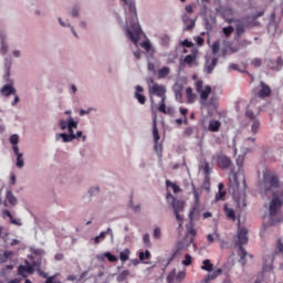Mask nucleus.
Instances as JSON below:
<instances>
[{
	"label": "nucleus",
	"instance_id": "de8ad7c7",
	"mask_svg": "<svg viewBox=\"0 0 283 283\" xmlns=\"http://www.w3.org/2000/svg\"><path fill=\"white\" fill-rule=\"evenodd\" d=\"M223 34L226 36H231V34H233V27L229 25L228 28H223Z\"/></svg>",
	"mask_w": 283,
	"mask_h": 283
},
{
	"label": "nucleus",
	"instance_id": "c756f323",
	"mask_svg": "<svg viewBox=\"0 0 283 283\" xmlns=\"http://www.w3.org/2000/svg\"><path fill=\"white\" fill-rule=\"evenodd\" d=\"M129 277V270H124L117 275V282H125Z\"/></svg>",
	"mask_w": 283,
	"mask_h": 283
},
{
	"label": "nucleus",
	"instance_id": "9d476101",
	"mask_svg": "<svg viewBox=\"0 0 283 283\" xmlns=\"http://www.w3.org/2000/svg\"><path fill=\"white\" fill-rule=\"evenodd\" d=\"M192 192L195 197V207L190 210L189 216L190 218L198 211V208L200 207V196H202V189L196 188V185L192 184Z\"/></svg>",
	"mask_w": 283,
	"mask_h": 283
},
{
	"label": "nucleus",
	"instance_id": "6e6552de",
	"mask_svg": "<svg viewBox=\"0 0 283 283\" xmlns=\"http://www.w3.org/2000/svg\"><path fill=\"white\" fill-rule=\"evenodd\" d=\"M39 266H41V262H33L30 264V262L25 261V265H19L18 275H21L22 277H25V273L32 275V273H34V269H39Z\"/></svg>",
	"mask_w": 283,
	"mask_h": 283
},
{
	"label": "nucleus",
	"instance_id": "69168bd1",
	"mask_svg": "<svg viewBox=\"0 0 283 283\" xmlns=\"http://www.w3.org/2000/svg\"><path fill=\"white\" fill-rule=\"evenodd\" d=\"M134 56L137 57V59H140L143 56V52L142 51H135Z\"/></svg>",
	"mask_w": 283,
	"mask_h": 283
},
{
	"label": "nucleus",
	"instance_id": "ea45409f",
	"mask_svg": "<svg viewBox=\"0 0 283 283\" xmlns=\"http://www.w3.org/2000/svg\"><path fill=\"white\" fill-rule=\"evenodd\" d=\"M175 280H176V270H172V271L168 274V276H167V279H166V282H167V283H174Z\"/></svg>",
	"mask_w": 283,
	"mask_h": 283
},
{
	"label": "nucleus",
	"instance_id": "412c9836",
	"mask_svg": "<svg viewBox=\"0 0 283 283\" xmlns=\"http://www.w3.org/2000/svg\"><path fill=\"white\" fill-rule=\"evenodd\" d=\"M221 123L220 120H210L208 129L209 132H220V127H221Z\"/></svg>",
	"mask_w": 283,
	"mask_h": 283
},
{
	"label": "nucleus",
	"instance_id": "9b49d317",
	"mask_svg": "<svg viewBox=\"0 0 283 283\" xmlns=\"http://www.w3.org/2000/svg\"><path fill=\"white\" fill-rule=\"evenodd\" d=\"M266 64L270 70H273L274 72H280L283 67L282 56H279L275 60H268Z\"/></svg>",
	"mask_w": 283,
	"mask_h": 283
},
{
	"label": "nucleus",
	"instance_id": "7ed1b4c3",
	"mask_svg": "<svg viewBox=\"0 0 283 283\" xmlns=\"http://www.w3.org/2000/svg\"><path fill=\"white\" fill-rule=\"evenodd\" d=\"M234 244L239 247L238 255L240 258V262L243 266L247 265V255L249 253L244 249L245 244H249V230L247 228H239L237 235L234 237Z\"/></svg>",
	"mask_w": 283,
	"mask_h": 283
},
{
	"label": "nucleus",
	"instance_id": "473e14b6",
	"mask_svg": "<svg viewBox=\"0 0 283 283\" xmlns=\"http://www.w3.org/2000/svg\"><path fill=\"white\" fill-rule=\"evenodd\" d=\"M251 122H252L251 132L252 134H256L258 132H260V119H253Z\"/></svg>",
	"mask_w": 283,
	"mask_h": 283
},
{
	"label": "nucleus",
	"instance_id": "a211bd4d",
	"mask_svg": "<svg viewBox=\"0 0 283 283\" xmlns=\"http://www.w3.org/2000/svg\"><path fill=\"white\" fill-rule=\"evenodd\" d=\"M186 98L189 105L196 103V95L193 94V88L191 87L186 88Z\"/></svg>",
	"mask_w": 283,
	"mask_h": 283
},
{
	"label": "nucleus",
	"instance_id": "4d7b16f0",
	"mask_svg": "<svg viewBox=\"0 0 283 283\" xmlns=\"http://www.w3.org/2000/svg\"><path fill=\"white\" fill-rule=\"evenodd\" d=\"M98 191H101V189H98V187H95V188H91V189L88 190V193H90L91 196H96V193H98Z\"/></svg>",
	"mask_w": 283,
	"mask_h": 283
},
{
	"label": "nucleus",
	"instance_id": "a18cd8bd",
	"mask_svg": "<svg viewBox=\"0 0 283 283\" xmlns=\"http://www.w3.org/2000/svg\"><path fill=\"white\" fill-rule=\"evenodd\" d=\"M251 65H253V67H261L262 66V60L260 57H255L251 61Z\"/></svg>",
	"mask_w": 283,
	"mask_h": 283
},
{
	"label": "nucleus",
	"instance_id": "f8f14e48",
	"mask_svg": "<svg viewBox=\"0 0 283 283\" xmlns=\"http://www.w3.org/2000/svg\"><path fill=\"white\" fill-rule=\"evenodd\" d=\"M153 138L155 143V149L158 151V149H160L163 146L158 145V140H160V134L158 133V123L156 117L153 120Z\"/></svg>",
	"mask_w": 283,
	"mask_h": 283
},
{
	"label": "nucleus",
	"instance_id": "052dcab7",
	"mask_svg": "<svg viewBox=\"0 0 283 283\" xmlns=\"http://www.w3.org/2000/svg\"><path fill=\"white\" fill-rule=\"evenodd\" d=\"M185 272H178V274H177V280L180 282V281H182V280H185Z\"/></svg>",
	"mask_w": 283,
	"mask_h": 283
},
{
	"label": "nucleus",
	"instance_id": "f03ea898",
	"mask_svg": "<svg viewBox=\"0 0 283 283\" xmlns=\"http://www.w3.org/2000/svg\"><path fill=\"white\" fill-rule=\"evenodd\" d=\"M196 92L200 96V105L201 109H218V106L220 105V97H218V94L212 93L213 90L211 86L206 85L202 80H197L195 83Z\"/></svg>",
	"mask_w": 283,
	"mask_h": 283
},
{
	"label": "nucleus",
	"instance_id": "4468645a",
	"mask_svg": "<svg viewBox=\"0 0 283 283\" xmlns=\"http://www.w3.org/2000/svg\"><path fill=\"white\" fill-rule=\"evenodd\" d=\"M261 90L258 93L259 98H269L271 96V86L266 85V83L261 82Z\"/></svg>",
	"mask_w": 283,
	"mask_h": 283
},
{
	"label": "nucleus",
	"instance_id": "864d4df0",
	"mask_svg": "<svg viewBox=\"0 0 283 283\" xmlns=\"http://www.w3.org/2000/svg\"><path fill=\"white\" fill-rule=\"evenodd\" d=\"M11 255H12V251H4L3 252L4 259H0V262H6V260H8V258H11Z\"/></svg>",
	"mask_w": 283,
	"mask_h": 283
},
{
	"label": "nucleus",
	"instance_id": "1a4fd4ad",
	"mask_svg": "<svg viewBox=\"0 0 283 283\" xmlns=\"http://www.w3.org/2000/svg\"><path fill=\"white\" fill-rule=\"evenodd\" d=\"M213 160H216L219 169H229L231 167V158L222 153L214 155Z\"/></svg>",
	"mask_w": 283,
	"mask_h": 283
},
{
	"label": "nucleus",
	"instance_id": "8fccbe9b",
	"mask_svg": "<svg viewBox=\"0 0 283 283\" xmlns=\"http://www.w3.org/2000/svg\"><path fill=\"white\" fill-rule=\"evenodd\" d=\"M182 48H193V42L189 41V40H184L181 42Z\"/></svg>",
	"mask_w": 283,
	"mask_h": 283
},
{
	"label": "nucleus",
	"instance_id": "72a5a7b5",
	"mask_svg": "<svg viewBox=\"0 0 283 283\" xmlns=\"http://www.w3.org/2000/svg\"><path fill=\"white\" fill-rule=\"evenodd\" d=\"M169 43H171L169 35L166 34L160 38V44L164 45V48H169Z\"/></svg>",
	"mask_w": 283,
	"mask_h": 283
},
{
	"label": "nucleus",
	"instance_id": "b1692460",
	"mask_svg": "<svg viewBox=\"0 0 283 283\" xmlns=\"http://www.w3.org/2000/svg\"><path fill=\"white\" fill-rule=\"evenodd\" d=\"M252 104H250L245 111V116H248V118L250 120H258V113H254L253 109H251Z\"/></svg>",
	"mask_w": 283,
	"mask_h": 283
},
{
	"label": "nucleus",
	"instance_id": "338daca9",
	"mask_svg": "<svg viewBox=\"0 0 283 283\" xmlns=\"http://www.w3.org/2000/svg\"><path fill=\"white\" fill-rule=\"evenodd\" d=\"M229 69L230 70H235V71L240 70L238 64H233V63L229 65Z\"/></svg>",
	"mask_w": 283,
	"mask_h": 283
},
{
	"label": "nucleus",
	"instance_id": "20e7f679",
	"mask_svg": "<svg viewBox=\"0 0 283 283\" xmlns=\"http://www.w3.org/2000/svg\"><path fill=\"white\" fill-rule=\"evenodd\" d=\"M148 93L150 96V103L154 106V96H158L160 99L167 98V87L165 85H160L154 81V78L149 77L147 80Z\"/></svg>",
	"mask_w": 283,
	"mask_h": 283
},
{
	"label": "nucleus",
	"instance_id": "e433bc0d",
	"mask_svg": "<svg viewBox=\"0 0 283 283\" xmlns=\"http://www.w3.org/2000/svg\"><path fill=\"white\" fill-rule=\"evenodd\" d=\"M175 97H176V101H178V103H184V101H182V87L175 91Z\"/></svg>",
	"mask_w": 283,
	"mask_h": 283
},
{
	"label": "nucleus",
	"instance_id": "3c124183",
	"mask_svg": "<svg viewBox=\"0 0 283 283\" xmlns=\"http://www.w3.org/2000/svg\"><path fill=\"white\" fill-rule=\"evenodd\" d=\"M227 196V191L219 190V193L216 195V200H222Z\"/></svg>",
	"mask_w": 283,
	"mask_h": 283
},
{
	"label": "nucleus",
	"instance_id": "a19ab883",
	"mask_svg": "<svg viewBox=\"0 0 283 283\" xmlns=\"http://www.w3.org/2000/svg\"><path fill=\"white\" fill-rule=\"evenodd\" d=\"M149 258H151V253L148 250L139 253V260H142V261L149 260Z\"/></svg>",
	"mask_w": 283,
	"mask_h": 283
},
{
	"label": "nucleus",
	"instance_id": "ddd939ff",
	"mask_svg": "<svg viewBox=\"0 0 283 283\" xmlns=\"http://www.w3.org/2000/svg\"><path fill=\"white\" fill-rule=\"evenodd\" d=\"M135 90V98L140 105H145L147 103V97L143 94V92H145V88H143V86L140 85H137Z\"/></svg>",
	"mask_w": 283,
	"mask_h": 283
},
{
	"label": "nucleus",
	"instance_id": "c9c22d12",
	"mask_svg": "<svg viewBox=\"0 0 283 283\" xmlns=\"http://www.w3.org/2000/svg\"><path fill=\"white\" fill-rule=\"evenodd\" d=\"M104 258H106L108 262H118V258L111 252H105Z\"/></svg>",
	"mask_w": 283,
	"mask_h": 283
},
{
	"label": "nucleus",
	"instance_id": "13d9d810",
	"mask_svg": "<svg viewBox=\"0 0 283 283\" xmlns=\"http://www.w3.org/2000/svg\"><path fill=\"white\" fill-rule=\"evenodd\" d=\"M60 127L61 129H69V122L60 120Z\"/></svg>",
	"mask_w": 283,
	"mask_h": 283
},
{
	"label": "nucleus",
	"instance_id": "423d86ee",
	"mask_svg": "<svg viewBox=\"0 0 283 283\" xmlns=\"http://www.w3.org/2000/svg\"><path fill=\"white\" fill-rule=\"evenodd\" d=\"M283 199L277 197V195L273 193V198L270 202V226L275 227V224L280 223V219L277 218V211L282 209Z\"/></svg>",
	"mask_w": 283,
	"mask_h": 283
},
{
	"label": "nucleus",
	"instance_id": "2eb2a0df",
	"mask_svg": "<svg viewBox=\"0 0 283 283\" xmlns=\"http://www.w3.org/2000/svg\"><path fill=\"white\" fill-rule=\"evenodd\" d=\"M0 92H1L2 96L8 97V96H11V94L13 96H17V88H14V85L12 83L6 84L4 86H2Z\"/></svg>",
	"mask_w": 283,
	"mask_h": 283
},
{
	"label": "nucleus",
	"instance_id": "39448f33",
	"mask_svg": "<svg viewBox=\"0 0 283 283\" xmlns=\"http://www.w3.org/2000/svg\"><path fill=\"white\" fill-rule=\"evenodd\" d=\"M263 191H271L272 189H280V178L274 171L265 170L263 172V180L261 181Z\"/></svg>",
	"mask_w": 283,
	"mask_h": 283
},
{
	"label": "nucleus",
	"instance_id": "4c0bfd02",
	"mask_svg": "<svg viewBox=\"0 0 283 283\" xmlns=\"http://www.w3.org/2000/svg\"><path fill=\"white\" fill-rule=\"evenodd\" d=\"M191 262H193L191 254H186L185 260L182 261L184 266H191Z\"/></svg>",
	"mask_w": 283,
	"mask_h": 283
},
{
	"label": "nucleus",
	"instance_id": "5701e85b",
	"mask_svg": "<svg viewBox=\"0 0 283 283\" xmlns=\"http://www.w3.org/2000/svg\"><path fill=\"white\" fill-rule=\"evenodd\" d=\"M6 200H8L12 207L17 205V197L12 193V190H7Z\"/></svg>",
	"mask_w": 283,
	"mask_h": 283
},
{
	"label": "nucleus",
	"instance_id": "5fc2aeb1",
	"mask_svg": "<svg viewBox=\"0 0 283 283\" xmlns=\"http://www.w3.org/2000/svg\"><path fill=\"white\" fill-rule=\"evenodd\" d=\"M45 283H61V281H56V275L49 276Z\"/></svg>",
	"mask_w": 283,
	"mask_h": 283
},
{
	"label": "nucleus",
	"instance_id": "bf43d9fd",
	"mask_svg": "<svg viewBox=\"0 0 283 283\" xmlns=\"http://www.w3.org/2000/svg\"><path fill=\"white\" fill-rule=\"evenodd\" d=\"M160 234H161L160 228H156V229L154 230V238H156L157 240H159Z\"/></svg>",
	"mask_w": 283,
	"mask_h": 283
},
{
	"label": "nucleus",
	"instance_id": "f257e3e1",
	"mask_svg": "<svg viewBox=\"0 0 283 283\" xmlns=\"http://www.w3.org/2000/svg\"><path fill=\"white\" fill-rule=\"evenodd\" d=\"M124 6H128L129 18L126 20V24L128 28L126 29V34L128 39L134 43V45H138V41H140V35L143 34V29H140V24H138V14L136 13V3L133 0H122Z\"/></svg>",
	"mask_w": 283,
	"mask_h": 283
},
{
	"label": "nucleus",
	"instance_id": "0eeeda50",
	"mask_svg": "<svg viewBox=\"0 0 283 283\" xmlns=\"http://www.w3.org/2000/svg\"><path fill=\"white\" fill-rule=\"evenodd\" d=\"M171 206L174 209V216L176 217L177 222H179V227H182L185 219L180 216V213L185 211V201L174 198Z\"/></svg>",
	"mask_w": 283,
	"mask_h": 283
},
{
	"label": "nucleus",
	"instance_id": "dca6fc26",
	"mask_svg": "<svg viewBox=\"0 0 283 283\" xmlns=\"http://www.w3.org/2000/svg\"><path fill=\"white\" fill-rule=\"evenodd\" d=\"M217 65H218V57L208 59L205 64L207 74H211V72L216 70Z\"/></svg>",
	"mask_w": 283,
	"mask_h": 283
},
{
	"label": "nucleus",
	"instance_id": "6e6d98bb",
	"mask_svg": "<svg viewBox=\"0 0 283 283\" xmlns=\"http://www.w3.org/2000/svg\"><path fill=\"white\" fill-rule=\"evenodd\" d=\"M8 52V44H6V41L2 40L1 42V53L6 54Z\"/></svg>",
	"mask_w": 283,
	"mask_h": 283
},
{
	"label": "nucleus",
	"instance_id": "f704fd0d",
	"mask_svg": "<svg viewBox=\"0 0 283 283\" xmlns=\"http://www.w3.org/2000/svg\"><path fill=\"white\" fill-rule=\"evenodd\" d=\"M201 169H203V174H205V176H207V178H209V176H211V167L209 166V163L206 161L201 166Z\"/></svg>",
	"mask_w": 283,
	"mask_h": 283
},
{
	"label": "nucleus",
	"instance_id": "79ce46f5",
	"mask_svg": "<svg viewBox=\"0 0 283 283\" xmlns=\"http://www.w3.org/2000/svg\"><path fill=\"white\" fill-rule=\"evenodd\" d=\"M220 52V41H214L212 43V54H218Z\"/></svg>",
	"mask_w": 283,
	"mask_h": 283
},
{
	"label": "nucleus",
	"instance_id": "603ef678",
	"mask_svg": "<svg viewBox=\"0 0 283 283\" xmlns=\"http://www.w3.org/2000/svg\"><path fill=\"white\" fill-rule=\"evenodd\" d=\"M193 134V127L189 126L184 130V136H191Z\"/></svg>",
	"mask_w": 283,
	"mask_h": 283
},
{
	"label": "nucleus",
	"instance_id": "c03bdc74",
	"mask_svg": "<svg viewBox=\"0 0 283 283\" xmlns=\"http://www.w3.org/2000/svg\"><path fill=\"white\" fill-rule=\"evenodd\" d=\"M244 32H245L244 24H242V23L237 24L238 36H242V34H244Z\"/></svg>",
	"mask_w": 283,
	"mask_h": 283
},
{
	"label": "nucleus",
	"instance_id": "c85d7f7f",
	"mask_svg": "<svg viewBox=\"0 0 283 283\" xmlns=\"http://www.w3.org/2000/svg\"><path fill=\"white\" fill-rule=\"evenodd\" d=\"M166 187H171L174 193H180V191H182V189H180V186L171 182L170 180H166Z\"/></svg>",
	"mask_w": 283,
	"mask_h": 283
},
{
	"label": "nucleus",
	"instance_id": "58836bf2",
	"mask_svg": "<svg viewBox=\"0 0 283 283\" xmlns=\"http://www.w3.org/2000/svg\"><path fill=\"white\" fill-rule=\"evenodd\" d=\"M23 165H24L23 154H18V156H17V167H19V169H22Z\"/></svg>",
	"mask_w": 283,
	"mask_h": 283
},
{
	"label": "nucleus",
	"instance_id": "e2e57ef3",
	"mask_svg": "<svg viewBox=\"0 0 283 283\" xmlns=\"http://www.w3.org/2000/svg\"><path fill=\"white\" fill-rule=\"evenodd\" d=\"M12 149H13V153L15 154V156H19V154H21V153H19V146L18 145H13Z\"/></svg>",
	"mask_w": 283,
	"mask_h": 283
},
{
	"label": "nucleus",
	"instance_id": "0e129e2a",
	"mask_svg": "<svg viewBox=\"0 0 283 283\" xmlns=\"http://www.w3.org/2000/svg\"><path fill=\"white\" fill-rule=\"evenodd\" d=\"M20 98H19V95H14V101L11 103V105L14 107V105H17V103H19Z\"/></svg>",
	"mask_w": 283,
	"mask_h": 283
},
{
	"label": "nucleus",
	"instance_id": "a878e982",
	"mask_svg": "<svg viewBox=\"0 0 283 283\" xmlns=\"http://www.w3.org/2000/svg\"><path fill=\"white\" fill-rule=\"evenodd\" d=\"M201 270L208 271V273H211V271H213V265L211 264V260L209 259L203 260Z\"/></svg>",
	"mask_w": 283,
	"mask_h": 283
},
{
	"label": "nucleus",
	"instance_id": "49530a36",
	"mask_svg": "<svg viewBox=\"0 0 283 283\" xmlns=\"http://www.w3.org/2000/svg\"><path fill=\"white\" fill-rule=\"evenodd\" d=\"M142 48L144 50H146V52H150L151 51V43L149 41H145V42H142Z\"/></svg>",
	"mask_w": 283,
	"mask_h": 283
},
{
	"label": "nucleus",
	"instance_id": "37998d69",
	"mask_svg": "<svg viewBox=\"0 0 283 283\" xmlns=\"http://www.w3.org/2000/svg\"><path fill=\"white\" fill-rule=\"evenodd\" d=\"M105 235H107V232H101L99 235H97L93 239L94 244H99L101 240H103L105 238Z\"/></svg>",
	"mask_w": 283,
	"mask_h": 283
},
{
	"label": "nucleus",
	"instance_id": "09e8293b",
	"mask_svg": "<svg viewBox=\"0 0 283 283\" xmlns=\"http://www.w3.org/2000/svg\"><path fill=\"white\" fill-rule=\"evenodd\" d=\"M11 145H19V135L14 134L10 136Z\"/></svg>",
	"mask_w": 283,
	"mask_h": 283
},
{
	"label": "nucleus",
	"instance_id": "2f4dec72",
	"mask_svg": "<svg viewBox=\"0 0 283 283\" xmlns=\"http://www.w3.org/2000/svg\"><path fill=\"white\" fill-rule=\"evenodd\" d=\"M207 240H208L209 244H213V242H216V240H220V234L217 231H214L213 234L207 235Z\"/></svg>",
	"mask_w": 283,
	"mask_h": 283
},
{
	"label": "nucleus",
	"instance_id": "4be33fe9",
	"mask_svg": "<svg viewBox=\"0 0 283 283\" xmlns=\"http://www.w3.org/2000/svg\"><path fill=\"white\" fill-rule=\"evenodd\" d=\"M169 74H171V69H169L168 66H163L158 71V78H167V76H169Z\"/></svg>",
	"mask_w": 283,
	"mask_h": 283
},
{
	"label": "nucleus",
	"instance_id": "bb28decb",
	"mask_svg": "<svg viewBox=\"0 0 283 283\" xmlns=\"http://www.w3.org/2000/svg\"><path fill=\"white\" fill-rule=\"evenodd\" d=\"M219 275H222V269H218L213 271L212 273L207 275V282H211V280H216V277H219Z\"/></svg>",
	"mask_w": 283,
	"mask_h": 283
},
{
	"label": "nucleus",
	"instance_id": "680f3d73",
	"mask_svg": "<svg viewBox=\"0 0 283 283\" xmlns=\"http://www.w3.org/2000/svg\"><path fill=\"white\" fill-rule=\"evenodd\" d=\"M148 70L149 72H156V65L151 62H148Z\"/></svg>",
	"mask_w": 283,
	"mask_h": 283
},
{
	"label": "nucleus",
	"instance_id": "f3484780",
	"mask_svg": "<svg viewBox=\"0 0 283 283\" xmlns=\"http://www.w3.org/2000/svg\"><path fill=\"white\" fill-rule=\"evenodd\" d=\"M196 59H198V49H192L191 54L186 55L184 59V63H186V65H193V63H196Z\"/></svg>",
	"mask_w": 283,
	"mask_h": 283
},
{
	"label": "nucleus",
	"instance_id": "774afa93",
	"mask_svg": "<svg viewBox=\"0 0 283 283\" xmlns=\"http://www.w3.org/2000/svg\"><path fill=\"white\" fill-rule=\"evenodd\" d=\"M72 17H76L78 14V9H73L71 12Z\"/></svg>",
	"mask_w": 283,
	"mask_h": 283
},
{
	"label": "nucleus",
	"instance_id": "7c9ffc66",
	"mask_svg": "<svg viewBox=\"0 0 283 283\" xmlns=\"http://www.w3.org/2000/svg\"><path fill=\"white\" fill-rule=\"evenodd\" d=\"M78 128V122H74V119H69V134H74V129Z\"/></svg>",
	"mask_w": 283,
	"mask_h": 283
},
{
	"label": "nucleus",
	"instance_id": "6ab92c4d",
	"mask_svg": "<svg viewBox=\"0 0 283 283\" xmlns=\"http://www.w3.org/2000/svg\"><path fill=\"white\" fill-rule=\"evenodd\" d=\"M158 111L161 112V114H171V108H167V98L160 99Z\"/></svg>",
	"mask_w": 283,
	"mask_h": 283
},
{
	"label": "nucleus",
	"instance_id": "393cba45",
	"mask_svg": "<svg viewBox=\"0 0 283 283\" xmlns=\"http://www.w3.org/2000/svg\"><path fill=\"white\" fill-rule=\"evenodd\" d=\"M59 137L62 138L63 143H72V140H74V133H61Z\"/></svg>",
	"mask_w": 283,
	"mask_h": 283
},
{
	"label": "nucleus",
	"instance_id": "cd10ccee",
	"mask_svg": "<svg viewBox=\"0 0 283 283\" xmlns=\"http://www.w3.org/2000/svg\"><path fill=\"white\" fill-rule=\"evenodd\" d=\"M132 254V252L129 251V249H124L120 253H119V260L122 262H127V260H129V255Z\"/></svg>",
	"mask_w": 283,
	"mask_h": 283
},
{
	"label": "nucleus",
	"instance_id": "aec40b11",
	"mask_svg": "<svg viewBox=\"0 0 283 283\" xmlns=\"http://www.w3.org/2000/svg\"><path fill=\"white\" fill-rule=\"evenodd\" d=\"M223 210H224V213H226L228 220H232V222H235V210H233V208H229L227 206H224Z\"/></svg>",
	"mask_w": 283,
	"mask_h": 283
}]
</instances>
